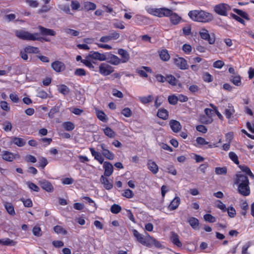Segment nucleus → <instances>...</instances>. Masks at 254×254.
<instances>
[{"label":"nucleus","instance_id":"f257e3e1","mask_svg":"<svg viewBox=\"0 0 254 254\" xmlns=\"http://www.w3.org/2000/svg\"><path fill=\"white\" fill-rule=\"evenodd\" d=\"M146 11L150 14L158 17L170 16V21L174 25L178 24L182 19L176 13L173 12L172 10L166 7H148Z\"/></svg>","mask_w":254,"mask_h":254},{"label":"nucleus","instance_id":"f03ea898","mask_svg":"<svg viewBox=\"0 0 254 254\" xmlns=\"http://www.w3.org/2000/svg\"><path fill=\"white\" fill-rule=\"evenodd\" d=\"M188 16L192 20L202 23L209 22L213 19L211 13L202 10H190Z\"/></svg>","mask_w":254,"mask_h":254},{"label":"nucleus","instance_id":"7ed1b4c3","mask_svg":"<svg viewBox=\"0 0 254 254\" xmlns=\"http://www.w3.org/2000/svg\"><path fill=\"white\" fill-rule=\"evenodd\" d=\"M89 150L95 160L97 161L100 164H103L104 176L106 177L110 176L113 174L114 170L112 164L108 161L104 162V158L102 156L101 153L96 151L94 148H89Z\"/></svg>","mask_w":254,"mask_h":254},{"label":"nucleus","instance_id":"20e7f679","mask_svg":"<svg viewBox=\"0 0 254 254\" xmlns=\"http://www.w3.org/2000/svg\"><path fill=\"white\" fill-rule=\"evenodd\" d=\"M15 34L17 37L23 40L42 41L44 40L46 41H49V40L41 37L39 33H31L28 31L20 30H16Z\"/></svg>","mask_w":254,"mask_h":254},{"label":"nucleus","instance_id":"39448f33","mask_svg":"<svg viewBox=\"0 0 254 254\" xmlns=\"http://www.w3.org/2000/svg\"><path fill=\"white\" fill-rule=\"evenodd\" d=\"M133 236L136 240L142 245L150 248V240L151 236L147 233H145V236L140 234L136 230L134 229L132 231Z\"/></svg>","mask_w":254,"mask_h":254},{"label":"nucleus","instance_id":"423d86ee","mask_svg":"<svg viewBox=\"0 0 254 254\" xmlns=\"http://www.w3.org/2000/svg\"><path fill=\"white\" fill-rule=\"evenodd\" d=\"M173 64L179 69L181 70H186L189 68L187 60L183 57H180L176 55L173 59Z\"/></svg>","mask_w":254,"mask_h":254},{"label":"nucleus","instance_id":"0eeeda50","mask_svg":"<svg viewBox=\"0 0 254 254\" xmlns=\"http://www.w3.org/2000/svg\"><path fill=\"white\" fill-rule=\"evenodd\" d=\"M234 184L238 187V186L250 184V182L248 176L240 172L236 174L234 179Z\"/></svg>","mask_w":254,"mask_h":254},{"label":"nucleus","instance_id":"6e6552de","mask_svg":"<svg viewBox=\"0 0 254 254\" xmlns=\"http://www.w3.org/2000/svg\"><path fill=\"white\" fill-rule=\"evenodd\" d=\"M231 9V7L226 3H220L214 7L215 12L220 15L227 16V12Z\"/></svg>","mask_w":254,"mask_h":254},{"label":"nucleus","instance_id":"1a4fd4ad","mask_svg":"<svg viewBox=\"0 0 254 254\" xmlns=\"http://www.w3.org/2000/svg\"><path fill=\"white\" fill-rule=\"evenodd\" d=\"M99 71L102 75L108 76L114 71V67L106 63H101L99 67Z\"/></svg>","mask_w":254,"mask_h":254},{"label":"nucleus","instance_id":"9d476101","mask_svg":"<svg viewBox=\"0 0 254 254\" xmlns=\"http://www.w3.org/2000/svg\"><path fill=\"white\" fill-rule=\"evenodd\" d=\"M100 147L102 150V156L107 159L113 160L115 158L114 154L110 151L108 149L106 148V145L105 143H101L100 144Z\"/></svg>","mask_w":254,"mask_h":254},{"label":"nucleus","instance_id":"9b49d317","mask_svg":"<svg viewBox=\"0 0 254 254\" xmlns=\"http://www.w3.org/2000/svg\"><path fill=\"white\" fill-rule=\"evenodd\" d=\"M38 184L41 188L47 192H52L54 190V188L52 184L46 179L39 181Z\"/></svg>","mask_w":254,"mask_h":254},{"label":"nucleus","instance_id":"f8f14e48","mask_svg":"<svg viewBox=\"0 0 254 254\" xmlns=\"http://www.w3.org/2000/svg\"><path fill=\"white\" fill-rule=\"evenodd\" d=\"M52 69L56 72H61L65 69V64L60 61L57 60L51 64Z\"/></svg>","mask_w":254,"mask_h":254},{"label":"nucleus","instance_id":"ddd939ff","mask_svg":"<svg viewBox=\"0 0 254 254\" xmlns=\"http://www.w3.org/2000/svg\"><path fill=\"white\" fill-rule=\"evenodd\" d=\"M237 191L243 196H249L251 193L250 184L238 186L237 187Z\"/></svg>","mask_w":254,"mask_h":254},{"label":"nucleus","instance_id":"4468645a","mask_svg":"<svg viewBox=\"0 0 254 254\" xmlns=\"http://www.w3.org/2000/svg\"><path fill=\"white\" fill-rule=\"evenodd\" d=\"M87 59L97 60L100 61L106 60V56L104 54L100 53L98 52L91 51L87 56Z\"/></svg>","mask_w":254,"mask_h":254},{"label":"nucleus","instance_id":"2eb2a0df","mask_svg":"<svg viewBox=\"0 0 254 254\" xmlns=\"http://www.w3.org/2000/svg\"><path fill=\"white\" fill-rule=\"evenodd\" d=\"M107 63L114 65H118L120 64H122L121 60L117 56L112 54H109L107 57H106V60Z\"/></svg>","mask_w":254,"mask_h":254},{"label":"nucleus","instance_id":"dca6fc26","mask_svg":"<svg viewBox=\"0 0 254 254\" xmlns=\"http://www.w3.org/2000/svg\"><path fill=\"white\" fill-rule=\"evenodd\" d=\"M146 72L152 73V70L149 66H142L140 68L136 69V73L142 77L147 78L148 74Z\"/></svg>","mask_w":254,"mask_h":254},{"label":"nucleus","instance_id":"f3484780","mask_svg":"<svg viewBox=\"0 0 254 254\" xmlns=\"http://www.w3.org/2000/svg\"><path fill=\"white\" fill-rule=\"evenodd\" d=\"M118 54L121 57L122 64L126 63L129 60L130 55L128 52L124 49H119L118 50Z\"/></svg>","mask_w":254,"mask_h":254},{"label":"nucleus","instance_id":"a211bd4d","mask_svg":"<svg viewBox=\"0 0 254 254\" xmlns=\"http://www.w3.org/2000/svg\"><path fill=\"white\" fill-rule=\"evenodd\" d=\"M200 37L205 40H206L208 41L209 44L212 45L214 44L215 42V38H211L210 36V34L208 33V31L206 29H203L199 33Z\"/></svg>","mask_w":254,"mask_h":254},{"label":"nucleus","instance_id":"6ab92c4d","mask_svg":"<svg viewBox=\"0 0 254 254\" xmlns=\"http://www.w3.org/2000/svg\"><path fill=\"white\" fill-rule=\"evenodd\" d=\"M1 157L3 160L7 162H12L15 158L13 153L7 150L1 152Z\"/></svg>","mask_w":254,"mask_h":254},{"label":"nucleus","instance_id":"aec40b11","mask_svg":"<svg viewBox=\"0 0 254 254\" xmlns=\"http://www.w3.org/2000/svg\"><path fill=\"white\" fill-rule=\"evenodd\" d=\"M10 139L11 143H13L19 147L24 146L26 143V140L22 138L11 136L10 137Z\"/></svg>","mask_w":254,"mask_h":254},{"label":"nucleus","instance_id":"412c9836","mask_svg":"<svg viewBox=\"0 0 254 254\" xmlns=\"http://www.w3.org/2000/svg\"><path fill=\"white\" fill-rule=\"evenodd\" d=\"M147 166L148 170L153 174H156L159 171V168L157 164L151 159L147 161Z\"/></svg>","mask_w":254,"mask_h":254},{"label":"nucleus","instance_id":"4be33fe9","mask_svg":"<svg viewBox=\"0 0 254 254\" xmlns=\"http://www.w3.org/2000/svg\"><path fill=\"white\" fill-rule=\"evenodd\" d=\"M180 198L179 196L175 197L168 206V209L170 211L176 210L180 204Z\"/></svg>","mask_w":254,"mask_h":254},{"label":"nucleus","instance_id":"5701e85b","mask_svg":"<svg viewBox=\"0 0 254 254\" xmlns=\"http://www.w3.org/2000/svg\"><path fill=\"white\" fill-rule=\"evenodd\" d=\"M169 125L171 129L174 132L177 133L179 132L182 128V126L181 125L180 122L177 120H171L169 122Z\"/></svg>","mask_w":254,"mask_h":254},{"label":"nucleus","instance_id":"b1692460","mask_svg":"<svg viewBox=\"0 0 254 254\" xmlns=\"http://www.w3.org/2000/svg\"><path fill=\"white\" fill-rule=\"evenodd\" d=\"M240 170L245 173V175L249 176L252 179H254V174L251 171L250 168L247 165H239L238 166Z\"/></svg>","mask_w":254,"mask_h":254},{"label":"nucleus","instance_id":"393cba45","mask_svg":"<svg viewBox=\"0 0 254 254\" xmlns=\"http://www.w3.org/2000/svg\"><path fill=\"white\" fill-rule=\"evenodd\" d=\"M57 89L58 92L64 96L68 95L70 91L69 87L64 84L57 85Z\"/></svg>","mask_w":254,"mask_h":254},{"label":"nucleus","instance_id":"a878e982","mask_svg":"<svg viewBox=\"0 0 254 254\" xmlns=\"http://www.w3.org/2000/svg\"><path fill=\"white\" fill-rule=\"evenodd\" d=\"M157 116L163 120H166L169 118V112L164 108H160L158 110Z\"/></svg>","mask_w":254,"mask_h":254},{"label":"nucleus","instance_id":"bb28decb","mask_svg":"<svg viewBox=\"0 0 254 254\" xmlns=\"http://www.w3.org/2000/svg\"><path fill=\"white\" fill-rule=\"evenodd\" d=\"M38 29L42 35L55 36L56 35V32L52 29H48L42 26H39Z\"/></svg>","mask_w":254,"mask_h":254},{"label":"nucleus","instance_id":"cd10ccee","mask_svg":"<svg viewBox=\"0 0 254 254\" xmlns=\"http://www.w3.org/2000/svg\"><path fill=\"white\" fill-rule=\"evenodd\" d=\"M171 240L172 243L177 247L180 248L182 246V243L179 239L178 235L175 232H172Z\"/></svg>","mask_w":254,"mask_h":254},{"label":"nucleus","instance_id":"c85d7f7f","mask_svg":"<svg viewBox=\"0 0 254 254\" xmlns=\"http://www.w3.org/2000/svg\"><path fill=\"white\" fill-rule=\"evenodd\" d=\"M101 182L104 185V187L107 190H111L113 187V185L112 182H110L109 180L102 176L100 179Z\"/></svg>","mask_w":254,"mask_h":254},{"label":"nucleus","instance_id":"c756f323","mask_svg":"<svg viewBox=\"0 0 254 254\" xmlns=\"http://www.w3.org/2000/svg\"><path fill=\"white\" fill-rule=\"evenodd\" d=\"M160 58L164 62L168 61L170 59V54L166 49H163L158 52Z\"/></svg>","mask_w":254,"mask_h":254},{"label":"nucleus","instance_id":"7c9ffc66","mask_svg":"<svg viewBox=\"0 0 254 254\" xmlns=\"http://www.w3.org/2000/svg\"><path fill=\"white\" fill-rule=\"evenodd\" d=\"M96 115L97 118L101 121L106 123L107 122L108 119L105 114V113L101 110H99L98 109H96Z\"/></svg>","mask_w":254,"mask_h":254},{"label":"nucleus","instance_id":"2f4dec72","mask_svg":"<svg viewBox=\"0 0 254 254\" xmlns=\"http://www.w3.org/2000/svg\"><path fill=\"white\" fill-rule=\"evenodd\" d=\"M188 222L193 229H197L199 226V220L195 217H191L188 219Z\"/></svg>","mask_w":254,"mask_h":254},{"label":"nucleus","instance_id":"473e14b6","mask_svg":"<svg viewBox=\"0 0 254 254\" xmlns=\"http://www.w3.org/2000/svg\"><path fill=\"white\" fill-rule=\"evenodd\" d=\"M140 102L143 104H147L153 101L154 98L151 95H149L147 96H140L138 98Z\"/></svg>","mask_w":254,"mask_h":254},{"label":"nucleus","instance_id":"72a5a7b5","mask_svg":"<svg viewBox=\"0 0 254 254\" xmlns=\"http://www.w3.org/2000/svg\"><path fill=\"white\" fill-rule=\"evenodd\" d=\"M147 18L145 16H144L140 14H137L134 17V20L135 23L138 25H141L143 24L146 21Z\"/></svg>","mask_w":254,"mask_h":254},{"label":"nucleus","instance_id":"f704fd0d","mask_svg":"<svg viewBox=\"0 0 254 254\" xmlns=\"http://www.w3.org/2000/svg\"><path fill=\"white\" fill-rule=\"evenodd\" d=\"M54 232L57 234H62L63 235H66L67 234V231L63 227L60 225H56L53 228Z\"/></svg>","mask_w":254,"mask_h":254},{"label":"nucleus","instance_id":"c9c22d12","mask_svg":"<svg viewBox=\"0 0 254 254\" xmlns=\"http://www.w3.org/2000/svg\"><path fill=\"white\" fill-rule=\"evenodd\" d=\"M4 206L8 213L10 215L14 216L15 214L14 206L10 203L5 202Z\"/></svg>","mask_w":254,"mask_h":254},{"label":"nucleus","instance_id":"e433bc0d","mask_svg":"<svg viewBox=\"0 0 254 254\" xmlns=\"http://www.w3.org/2000/svg\"><path fill=\"white\" fill-rule=\"evenodd\" d=\"M24 51L28 54H38L40 50L38 47L28 46L24 48Z\"/></svg>","mask_w":254,"mask_h":254},{"label":"nucleus","instance_id":"4c0bfd02","mask_svg":"<svg viewBox=\"0 0 254 254\" xmlns=\"http://www.w3.org/2000/svg\"><path fill=\"white\" fill-rule=\"evenodd\" d=\"M16 242L12 240L9 238H6L4 239H0V244L3 246H15Z\"/></svg>","mask_w":254,"mask_h":254},{"label":"nucleus","instance_id":"58836bf2","mask_svg":"<svg viewBox=\"0 0 254 254\" xmlns=\"http://www.w3.org/2000/svg\"><path fill=\"white\" fill-rule=\"evenodd\" d=\"M103 131L105 134L110 138H114L116 136L115 132L110 127H107Z\"/></svg>","mask_w":254,"mask_h":254},{"label":"nucleus","instance_id":"ea45409f","mask_svg":"<svg viewBox=\"0 0 254 254\" xmlns=\"http://www.w3.org/2000/svg\"><path fill=\"white\" fill-rule=\"evenodd\" d=\"M166 80L172 86H176L177 84L178 80L171 74L166 75Z\"/></svg>","mask_w":254,"mask_h":254},{"label":"nucleus","instance_id":"a19ab883","mask_svg":"<svg viewBox=\"0 0 254 254\" xmlns=\"http://www.w3.org/2000/svg\"><path fill=\"white\" fill-rule=\"evenodd\" d=\"M63 127L66 131H71L75 128L74 124L70 121L64 122Z\"/></svg>","mask_w":254,"mask_h":254},{"label":"nucleus","instance_id":"79ce46f5","mask_svg":"<svg viewBox=\"0 0 254 254\" xmlns=\"http://www.w3.org/2000/svg\"><path fill=\"white\" fill-rule=\"evenodd\" d=\"M48 164V161L47 159L44 157H41L39 159V164L37 165V167L38 168H41L42 169H44L45 167Z\"/></svg>","mask_w":254,"mask_h":254},{"label":"nucleus","instance_id":"37998d69","mask_svg":"<svg viewBox=\"0 0 254 254\" xmlns=\"http://www.w3.org/2000/svg\"><path fill=\"white\" fill-rule=\"evenodd\" d=\"M235 112L233 106H229L228 108L225 109L224 114L227 119H230L235 113Z\"/></svg>","mask_w":254,"mask_h":254},{"label":"nucleus","instance_id":"c03bdc74","mask_svg":"<svg viewBox=\"0 0 254 254\" xmlns=\"http://www.w3.org/2000/svg\"><path fill=\"white\" fill-rule=\"evenodd\" d=\"M196 142L197 144H195V146L197 147H200V146L209 144V142L202 137H197L196 139Z\"/></svg>","mask_w":254,"mask_h":254},{"label":"nucleus","instance_id":"a18cd8bd","mask_svg":"<svg viewBox=\"0 0 254 254\" xmlns=\"http://www.w3.org/2000/svg\"><path fill=\"white\" fill-rule=\"evenodd\" d=\"M234 11L236 12L238 15L241 16L242 18H245L246 20H249V16L247 13L243 10L237 8L234 9Z\"/></svg>","mask_w":254,"mask_h":254},{"label":"nucleus","instance_id":"49530a36","mask_svg":"<svg viewBox=\"0 0 254 254\" xmlns=\"http://www.w3.org/2000/svg\"><path fill=\"white\" fill-rule=\"evenodd\" d=\"M230 159L236 164H239V161L237 155L234 152L231 151L229 153Z\"/></svg>","mask_w":254,"mask_h":254},{"label":"nucleus","instance_id":"de8ad7c7","mask_svg":"<svg viewBox=\"0 0 254 254\" xmlns=\"http://www.w3.org/2000/svg\"><path fill=\"white\" fill-rule=\"evenodd\" d=\"M215 172L216 174L218 175H226L227 173V169L226 167H216L215 168Z\"/></svg>","mask_w":254,"mask_h":254},{"label":"nucleus","instance_id":"09e8293b","mask_svg":"<svg viewBox=\"0 0 254 254\" xmlns=\"http://www.w3.org/2000/svg\"><path fill=\"white\" fill-rule=\"evenodd\" d=\"M20 201L23 202V205L26 207H32L33 206V202L30 198L25 199L24 198H20Z\"/></svg>","mask_w":254,"mask_h":254},{"label":"nucleus","instance_id":"8fccbe9b","mask_svg":"<svg viewBox=\"0 0 254 254\" xmlns=\"http://www.w3.org/2000/svg\"><path fill=\"white\" fill-rule=\"evenodd\" d=\"M26 184L31 190L39 192L40 190V188L37 185L31 182H27Z\"/></svg>","mask_w":254,"mask_h":254},{"label":"nucleus","instance_id":"3c124183","mask_svg":"<svg viewBox=\"0 0 254 254\" xmlns=\"http://www.w3.org/2000/svg\"><path fill=\"white\" fill-rule=\"evenodd\" d=\"M231 81L236 86H240L242 84L241 77L240 75L233 76Z\"/></svg>","mask_w":254,"mask_h":254},{"label":"nucleus","instance_id":"603ef678","mask_svg":"<svg viewBox=\"0 0 254 254\" xmlns=\"http://www.w3.org/2000/svg\"><path fill=\"white\" fill-rule=\"evenodd\" d=\"M168 101L170 104L175 105L177 104L178 101V97L175 94L170 95L168 96Z\"/></svg>","mask_w":254,"mask_h":254},{"label":"nucleus","instance_id":"864d4df0","mask_svg":"<svg viewBox=\"0 0 254 254\" xmlns=\"http://www.w3.org/2000/svg\"><path fill=\"white\" fill-rule=\"evenodd\" d=\"M96 8V5L92 2L87 1L84 3V8L86 10H95Z\"/></svg>","mask_w":254,"mask_h":254},{"label":"nucleus","instance_id":"5fc2aeb1","mask_svg":"<svg viewBox=\"0 0 254 254\" xmlns=\"http://www.w3.org/2000/svg\"><path fill=\"white\" fill-rule=\"evenodd\" d=\"M202 79L206 82H211L213 81V76L208 72H205L202 74Z\"/></svg>","mask_w":254,"mask_h":254},{"label":"nucleus","instance_id":"6e6d98bb","mask_svg":"<svg viewBox=\"0 0 254 254\" xmlns=\"http://www.w3.org/2000/svg\"><path fill=\"white\" fill-rule=\"evenodd\" d=\"M122 210V207L118 204H114L111 206L110 210L112 213L118 214Z\"/></svg>","mask_w":254,"mask_h":254},{"label":"nucleus","instance_id":"4d7b16f0","mask_svg":"<svg viewBox=\"0 0 254 254\" xmlns=\"http://www.w3.org/2000/svg\"><path fill=\"white\" fill-rule=\"evenodd\" d=\"M204 219L205 221L209 223H214L216 221L215 217L210 214H206L203 216Z\"/></svg>","mask_w":254,"mask_h":254},{"label":"nucleus","instance_id":"13d9d810","mask_svg":"<svg viewBox=\"0 0 254 254\" xmlns=\"http://www.w3.org/2000/svg\"><path fill=\"white\" fill-rule=\"evenodd\" d=\"M116 22H114L113 24V27L115 28L124 29L125 28L124 25L125 23L122 21H119L118 20H116Z\"/></svg>","mask_w":254,"mask_h":254},{"label":"nucleus","instance_id":"bf43d9fd","mask_svg":"<svg viewBox=\"0 0 254 254\" xmlns=\"http://www.w3.org/2000/svg\"><path fill=\"white\" fill-rule=\"evenodd\" d=\"M121 114L127 118L130 117L132 114V112L130 108L126 107L124 108L122 111Z\"/></svg>","mask_w":254,"mask_h":254},{"label":"nucleus","instance_id":"052dcab7","mask_svg":"<svg viewBox=\"0 0 254 254\" xmlns=\"http://www.w3.org/2000/svg\"><path fill=\"white\" fill-rule=\"evenodd\" d=\"M2 128L6 132H9L12 129V125L9 121H6L2 124Z\"/></svg>","mask_w":254,"mask_h":254},{"label":"nucleus","instance_id":"680f3d73","mask_svg":"<svg viewBox=\"0 0 254 254\" xmlns=\"http://www.w3.org/2000/svg\"><path fill=\"white\" fill-rule=\"evenodd\" d=\"M122 195L123 196L126 197L127 198H131L133 197L134 193L131 190L128 189L124 190Z\"/></svg>","mask_w":254,"mask_h":254},{"label":"nucleus","instance_id":"e2e57ef3","mask_svg":"<svg viewBox=\"0 0 254 254\" xmlns=\"http://www.w3.org/2000/svg\"><path fill=\"white\" fill-rule=\"evenodd\" d=\"M58 7L66 14H71L70 13L69 6L68 4H60L59 5Z\"/></svg>","mask_w":254,"mask_h":254},{"label":"nucleus","instance_id":"0e129e2a","mask_svg":"<svg viewBox=\"0 0 254 254\" xmlns=\"http://www.w3.org/2000/svg\"><path fill=\"white\" fill-rule=\"evenodd\" d=\"M32 232L33 235L37 237H40L42 235L41 229L39 226H34L33 228Z\"/></svg>","mask_w":254,"mask_h":254},{"label":"nucleus","instance_id":"69168bd1","mask_svg":"<svg viewBox=\"0 0 254 254\" xmlns=\"http://www.w3.org/2000/svg\"><path fill=\"white\" fill-rule=\"evenodd\" d=\"M182 50L186 54H190L192 51V47L190 44H185L182 46Z\"/></svg>","mask_w":254,"mask_h":254},{"label":"nucleus","instance_id":"338daca9","mask_svg":"<svg viewBox=\"0 0 254 254\" xmlns=\"http://www.w3.org/2000/svg\"><path fill=\"white\" fill-rule=\"evenodd\" d=\"M0 106L1 108L6 112H8L10 111V106L8 104V103L4 101H1L0 102Z\"/></svg>","mask_w":254,"mask_h":254},{"label":"nucleus","instance_id":"774afa93","mask_svg":"<svg viewBox=\"0 0 254 254\" xmlns=\"http://www.w3.org/2000/svg\"><path fill=\"white\" fill-rule=\"evenodd\" d=\"M150 248L154 245L156 248H159L161 247V244L159 241L156 240L154 238L151 236V239L150 240Z\"/></svg>","mask_w":254,"mask_h":254}]
</instances>
